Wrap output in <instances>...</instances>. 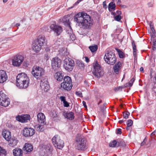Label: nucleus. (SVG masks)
Instances as JSON below:
<instances>
[{
  "instance_id": "nucleus-10",
  "label": "nucleus",
  "mask_w": 156,
  "mask_h": 156,
  "mask_svg": "<svg viewBox=\"0 0 156 156\" xmlns=\"http://www.w3.org/2000/svg\"><path fill=\"white\" fill-rule=\"evenodd\" d=\"M93 66L94 70H93V73L94 75L97 78L102 76L104 74V72L97 61L94 63Z\"/></svg>"
},
{
  "instance_id": "nucleus-24",
  "label": "nucleus",
  "mask_w": 156,
  "mask_h": 156,
  "mask_svg": "<svg viewBox=\"0 0 156 156\" xmlns=\"http://www.w3.org/2000/svg\"><path fill=\"white\" fill-rule=\"evenodd\" d=\"M121 66L122 63L120 62H119L117 63L113 68L114 72L116 74H118L121 69Z\"/></svg>"
},
{
  "instance_id": "nucleus-46",
  "label": "nucleus",
  "mask_w": 156,
  "mask_h": 156,
  "mask_svg": "<svg viewBox=\"0 0 156 156\" xmlns=\"http://www.w3.org/2000/svg\"><path fill=\"white\" fill-rule=\"evenodd\" d=\"M76 95L78 96L79 97H82V94L81 93V92L80 91H76Z\"/></svg>"
},
{
  "instance_id": "nucleus-3",
  "label": "nucleus",
  "mask_w": 156,
  "mask_h": 156,
  "mask_svg": "<svg viewBox=\"0 0 156 156\" xmlns=\"http://www.w3.org/2000/svg\"><path fill=\"white\" fill-rule=\"evenodd\" d=\"M69 20V16L67 15L64 16L63 18L60 19L61 22L64 25L70 29V30H68V36L69 37L70 39H75V36L73 33Z\"/></svg>"
},
{
  "instance_id": "nucleus-23",
  "label": "nucleus",
  "mask_w": 156,
  "mask_h": 156,
  "mask_svg": "<svg viewBox=\"0 0 156 156\" xmlns=\"http://www.w3.org/2000/svg\"><path fill=\"white\" fill-rule=\"evenodd\" d=\"M8 141L9 145L11 147H13L16 146L18 140L16 137L15 136H12V138H11Z\"/></svg>"
},
{
  "instance_id": "nucleus-21",
  "label": "nucleus",
  "mask_w": 156,
  "mask_h": 156,
  "mask_svg": "<svg viewBox=\"0 0 156 156\" xmlns=\"http://www.w3.org/2000/svg\"><path fill=\"white\" fill-rule=\"evenodd\" d=\"M3 136L7 141L9 140L11 138V134L10 132L6 130H3L2 131Z\"/></svg>"
},
{
  "instance_id": "nucleus-48",
  "label": "nucleus",
  "mask_w": 156,
  "mask_h": 156,
  "mask_svg": "<svg viewBox=\"0 0 156 156\" xmlns=\"http://www.w3.org/2000/svg\"><path fill=\"white\" fill-rule=\"evenodd\" d=\"M119 144L120 145H122L123 147H125L126 146V144L123 142L121 141Z\"/></svg>"
},
{
  "instance_id": "nucleus-31",
  "label": "nucleus",
  "mask_w": 156,
  "mask_h": 156,
  "mask_svg": "<svg viewBox=\"0 0 156 156\" xmlns=\"http://www.w3.org/2000/svg\"><path fill=\"white\" fill-rule=\"evenodd\" d=\"M44 125H42L41 124H39L38 123V125L35 126V128L37 131H42L44 130L43 126Z\"/></svg>"
},
{
  "instance_id": "nucleus-26",
  "label": "nucleus",
  "mask_w": 156,
  "mask_h": 156,
  "mask_svg": "<svg viewBox=\"0 0 156 156\" xmlns=\"http://www.w3.org/2000/svg\"><path fill=\"white\" fill-rule=\"evenodd\" d=\"M54 77L57 81H61L63 78V75L61 72H56L54 74Z\"/></svg>"
},
{
  "instance_id": "nucleus-20",
  "label": "nucleus",
  "mask_w": 156,
  "mask_h": 156,
  "mask_svg": "<svg viewBox=\"0 0 156 156\" xmlns=\"http://www.w3.org/2000/svg\"><path fill=\"white\" fill-rule=\"evenodd\" d=\"M8 79V76L5 71L0 70V83H3Z\"/></svg>"
},
{
  "instance_id": "nucleus-59",
  "label": "nucleus",
  "mask_w": 156,
  "mask_h": 156,
  "mask_svg": "<svg viewBox=\"0 0 156 156\" xmlns=\"http://www.w3.org/2000/svg\"><path fill=\"white\" fill-rule=\"evenodd\" d=\"M156 132V130H154L153 132L151 134V135L152 136L153 134H154V133Z\"/></svg>"
},
{
  "instance_id": "nucleus-17",
  "label": "nucleus",
  "mask_w": 156,
  "mask_h": 156,
  "mask_svg": "<svg viewBox=\"0 0 156 156\" xmlns=\"http://www.w3.org/2000/svg\"><path fill=\"white\" fill-rule=\"evenodd\" d=\"M48 83V82L46 79L41 80L40 86L42 89L45 92L48 91L50 87Z\"/></svg>"
},
{
  "instance_id": "nucleus-62",
  "label": "nucleus",
  "mask_w": 156,
  "mask_h": 156,
  "mask_svg": "<svg viewBox=\"0 0 156 156\" xmlns=\"http://www.w3.org/2000/svg\"><path fill=\"white\" fill-rule=\"evenodd\" d=\"M83 0H78L77 1V2L79 3L80 2H81V1H83Z\"/></svg>"
},
{
  "instance_id": "nucleus-13",
  "label": "nucleus",
  "mask_w": 156,
  "mask_h": 156,
  "mask_svg": "<svg viewBox=\"0 0 156 156\" xmlns=\"http://www.w3.org/2000/svg\"><path fill=\"white\" fill-rule=\"evenodd\" d=\"M61 60L58 58H53L51 60V67L54 71L58 70L60 66Z\"/></svg>"
},
{
  "instance_id": "nucleus-28",
  "label": "nucleus",
  "mask_w": 156,
  "mask_h": 156,
  "mask_svg": "<svg viewBox=\"0 0 156 156\" xmlns=\"http://www.w3.org/2000/svg\"><path fill=\"white\" fill-rule=\"evenodd\" d=\"M42 148L44 149L46 152H49L52 151V148L51 145L50 144H47V145H43Z\"/></svg>"
},
{
  "instance_id": "nucleus-27",
  "label": "nucleus",
  "mask_w": 156,
  "mask_h": 156,
  "mask_svg": "<svg viewBox=\"0 0 156 156\" xmlns=\"http://www.w3.org/2000/svg\"><path fill=\"white\" fill-rule=\"evenodd\" d=\"M64 115L66 118L70 120H73L74 118V113L71 112L65 113Z\"/></svg>"
},
{
  "instance_id": "nucleus-34",
  "label": "nucleus",
  "mask_w": 156,
  "mask_h": 156,
  "mask_svg": "<svg viewBox=\"0 0 156 156\" xmlns=\"http://www.w3.org/2000/svg\"><path fill=\"white\" fill-rule=\"evenodd\" d=\"M116 51L118 52L120 58H122L124 57L123 53L120 49L115 48Z\"/></svg>"
},
{
  "instance_id": "nucleus-36",
  "label": "nucleus",
  "mask_w": 156,
  "mask_h": 156,
  "mask_svg": "<svg viewBox=\"0 0 156 156\" xmlns=\"http://www.w3.org/2000/svg\"><path fill=\"white\" fill-rule=\"evenodd\" d=\"M123 117L125 119H128L129 117V115H130V113L128 112H126V113L125 112H123Z\"/></svg>"
},
{
  "instance_id": "nucleus-9",
  "label": "nucleus",
  "mask_w": 156,
  "mask_h": 156,
  "mask_svg": "<svg viewBox=\"0 0 156 156\" xmlns=\"http://www.w3.org/2000/svg\"><path fill=\"white\" fill-rule=\"evenodd\" d=\"M46 44L45 40H36L32 44L33 50L36 52H38L41 49L42 46Z\"/></svg>"
},
{
  "instance_id": "nucleus-41",
  "label": "nucleus",
  "mask_w": 156,
  "mask_h": 156,
  "mask_svg": "<svg viewBox=\"0 0 156 156\" xmlns=\"http://www.w3.org/2000/svg\"><path fill=\"white\" fill-rule=\"evenodd\" d=\"M122 88V86H119L115 87L114 88V90L115 92H117L119 91L120 89L121 90Z\"/></svg>"
},
{
  "instance_id": "nucleus-40",
  "label": "nucleus",
  "mask_w": 156,
  "mask_h": 156,
  "mask_svg": "<svg viewBox=\"0 0 156 156\" xmlns=\"http://www.w3.org/2000/svg\"><path fill=\"white\" fill-rule=\"evenodd\" d=\"M132 45L133 49V51L136 50V45L134 41H132Z\"/></svg>"
},
{
  "instance_id": "nucleus-64",
  "label": "nucleus",
  "mask_w": 156,
  "mask_h": 156,
  "mask_svg": "<svg viewBox=\"0 0 156 156\" xmlns=\"http://www.w3.org/2000/svg\"><path fill=\"white\" fill-rule=\"evenodd\" d=\"M8 1V0H3V2L4 3H5L7 2Z\"/></svg>"
},
{
  "instance_id": "nucleus-7",
  "label": "nucleus",
  "mask_w": 156,
  "mask_h": 156,
  "mask_svg": "<svg viewBox=\"0 0 156 156\" xmlns=\"http://www.w3.org/2000/svg\"><path fill=\"white\" fill-rule=\"evenodd\" d=\"M61 88L67 91L70 90L73 86L71 78L68 76L64 77L63 82L61 83Z\"/></svg>"
},
{
  "instance_id": "nucleus-37",
  "label": "nucleus",
  "mask_w": 156,
  "mask_h": 156,
  "mask_svg": "<svg viewBox=\"0 0 156 156\" xmlns=\"http://www.w3.org/2000/svg\"><path fill=\"white\" fill-rule=\"evenodd\" d=\"M114 18L115 20H116L118 21H119L122 18L119 15H117L115 17H114Z\"/></svg>"
},
{
  "instance_id": "nucleus-8",
  "label": "nucleus",
  "mask_w": 156,
  "mask_h": 156,
  "mask_svg": "<svg viewBox=\"0 0 156 156\" xmlns=\"http://www.w3.org/2000/svg\"><path fill=\"white\" fill-rule=\"evenodd\" d=\"M63 67L69 72L71 71L73 69L75 63L73 60L69 58H66L63 61Z\"/></svg>"
},
{
  "instance_id": "nucleus-61",
  "label": "nucleus",
  "mask_w": 156,
  "mask_h": 156,
  "mask_svg": "<svg viewBox=\"0 0 156 156\" xmlns=\"http://www.w3.org/2000/svg\"><path fill=\"white\" fill-rule=\"evenodd\" d=\"M129 126H126V129L127 130H129Z\"/></svg>"
},
{
  "instance_id": "nucleus-33",
  "label": "nucleus",
  "mask_w": 156,
  "mask_h": 156,
  "mask_svg": "<svg viewBox=\"0 0 156 156\" xmlns=\"http://www.w3.org/2000/svg\"><path fill=\"white\" fill-rule=\"evenodd\" d=\"M98 48V46L96 44L89 47V48L92 52L96 51L97 50Z\"/></svg>"
},
{
  "instance_id": "nucleus-39",
  "label": "nucleus",
  "mask_w": 156,
  "mask_h": 156,
  "mask_svg": "<svg viewBox=\"0 0 156 156\" xmlns=\"http://www.w3.org/2000/svg\"><path fill=\"white\" fill-rule=\"evenodd\" d=\"M127 125L128 126H130L132 125L133 123V121H132V120H131V119L128 120H127Z\"/></svg>"
},
{
  "instance_id": "nucleus-63",
  "label": "nucleus",
  "mask_w": 156,
  "mask_h": 156,
  "mask_svg": "<svg viewBox=\"0 0 156 156\" xmlns=\"http://www.w3.org/2000/svg\"><path fill=\"white\" fill-rule=\"evenodd\" d=\"M83 0H78L77 1V2L79 3L80 2H81V1H83Z\"/></svg>"
},
{
  "instance_id": "nucleus-16",
  "label": "nucleus",
  "mask_w": 156,
  "mask_h": 156,
  "mask_svg": "<svg viewBox=\"0 0 156 156\" xmlns=\"http://www.w3.org/2000/svg\"><path fill=\"white\" fill-rule=\"evenodd\" d=\"M50 27L51 30L56 33L57 35H60L62 31V28L61 26L56 25L55 24H51Z\"/></svg>"
},
{
  "instance_id": "nucleus-38",
  "label": "nucleus",
  "mask_w": 156,
  "mask_h": 156,
  "mask_svg": "<svg viewBox=\"0 0 156 156\" xmlns=\"http://www.w3.org/2000/svg\"><path fill=\"white\" fill-rule=\"evenodd\" d=\"M135 80V78L133 77L132 78L128 83V84L130 87H131L133 83V82Z\"/></svg>"
},
{
  "instance_id": "nucleus-14",
  "label": "nucleus",
  "mask_w": 156,
  "mask_h": 156,
  "mask_svg": "<svg viewBox=\"0 0 156 156\" xmlns=\"http://www.w3.org/2000/svg\"><path fill=\"white\" fill-rule=\"evenodd\" d=\"M24 60L22 55H18L15 56L12 60V65L14 66H19L20 65Z\"/></svg>"
},
{
  "instance_id": "nucleus-54",
  "label": "nucleus",
  "mask_w": 156,
  "mask_h": 156,
  "mask_svg": "<svg viewBox=\"0 0 156 156\" xmlns=\"http://www.w3.org/2000/svg\"><path fill=\"white\" fill-rule=\"evenodd\" d=\"M85 61L87 62H89V59L87 57H85Z\"/></svg>"
},
{
  "instance_id": "nucleus-11",
  "label": "nucleus",
  "mask_w": 156,
  "mask_h": 156,
  "mask_svg": "<svg viewBox=\"0 0 156 156\" xmlns=\"http://www.w3.org/2000/svg\"><path fill=\"white\" fill-rule=\"evenodd\" d=\"M52 141L55 147L59 149H61L64 146V142L59 137L55 135L52 139Z\"/></svg>"
},
{
  "instance_id": "nucleus-12",
  "label": "nucleus",
  "mask_w": 156,
  "mask_h": 156,
  "mask_svg": "<svg viewBox=\"0 0 156 156\" xmlns=\"http://www.w3.org/2000/svg\"><path fill=\"white\" fill-rule=\"evenodd\" d=\"M5 94L0 91V105L5 107L8 106L10 104L9 100L6 98Z\"/></svg>"
},
{
  "instance_id": "nucleus-43",
  "label": "nucleus",
  "mask_w": 156,
  "mask_h": 156,
  "mask_svg": "<svg viewBox=\"0 0 156 156\" xmlns=\"http://www.w3.org/2000/svg\"><path fill=\"white\" fill-rule=\"evenodd\" d=\"M63 103L64 104V107H68L69 106V103L66 101L63 102Z\"/></svg>"
},
{
  "instance_id": "nucleus-51",
  "label": "nucleus",
  "mask_w": 156,
  "mask_h": 156,
  "mask_svg": "<svg viewBox=\"0 0 156 156\" xmlns=\"http://www.w3.org/2000/svg\"><path fill=\"white\" fill-rule=\"evenodd\" d=\"M145 138L143 141L141 143V145L143 146L146 144V142L145 141Z\"/></svg>"
},
{
  "instance_id": "nucleus-19",
  "label": "nucleus",
  "mask_w": 156,
  "mask_h": 156,
  "mask_svg": "<svg viewBox=\"0 0 156 156\" xmlns=\"http://www.w3.org/2000/svg\"><path fill=\"white\" fill-rule=\"evenodd\" d=\"M45 117L44 114L42 113H39L37 115V120L39 124L45 125Z\"/></svg>"
},
{
  "instance_id": "nucleus-52",
  "label": "nucleus",
  "mask_w": 156,
  "mask_h": 156,
  "mask_svg": "<svg viewBox=\"0 0 156 156\" xmlns=\"http://www.w3.org/2000/svg\"><path fill=\"white\" fill-rule=\"evenodd\" d=\"M82 103H83V106H84V107L85 108H87V106L86 105V102L85 101H83Z\"/></svg>"
},
{
  "instance_id": "nucleus-45",
  "label": "nucleus",
  "mask_w": 156,
  "mask_h": 156,
  "mask_svg": "<svg viewBox=\"0 0 156 156\" xmlns=\"http://www.w3.org/2000/svg\"><path fill=\"white\" fill-rule=\"evenodd\" d=\"M122 133L121 129H118L116 130V133L117 134H120Z\"/></svg>"
},
{
  "instance_id": "nucleus-22",
  "label": "nucleus",
  "mask_w": 156,
  "mask_h": 156,
  "mask_svg": "<svg viewBox=\"0 0 156 156\" xmlns=\"http://www.w3.org/2000/svg\"><path fill=\"white\" fill-rule=\"evenodd\" d=\"M23 149L26 152V153H28L33 150V147L30 144L26 143L23 147Z\"/></svg>"
},
{
  "instance_id": "nucleus-56",
  "label": "nucleus",
  "mask_w": 156,
  "mask_h": 156,
  "mask_svg": "<svg viewBox=\"0 0 156 156\" xmlns=\"http://www.w3.org/2000/svg\"><path fill=\"white\" fill-rule=\"evenodd\" d=\"M124 122V121L123 120H119V123L120 124H121L123 122Z\"/></svg>"
},
{
  "instance_id": "nucleus-32",
  "label": "nucleus",
  "mask_w": 156,
  "mask_h": 156,
  "mask_svg": "<svg viewBox=\"0 0 156 156\" xmlns=\"http://www.w3.org/2000/svg\"><path fill=\"white\" fill-rule=\"evenodd\" d=\"M115 4L113 2H111L109 3L108 8L109 10L111 11L110 9L114 10L115 9Z\"/></svg>"
},
{
  "instance_id": "nucleus-30",
  "label": "nucleus",
  "mask_w": 156,
  "mask_h": 156,
  "mask_svg": "<svg viewBox=\"0 0 156 156\" xmlns=\"http://www.w3.org/2000/svg\"><path fill=\"white\" fill-rule=\"evenodd\" d=\"M150 26V27L151 29V30L152 33H151V38H154L155 37V34L156 33L155 31L154 28V26L152 24V23H151L149 24Z\"/></svg>"
},
{
  "instance_id": "nucleus-1",
  "label": "nucleus",
  "mask_w": 156,
  "mask_h": 156,
  "mask_svg": "<svg viewBox=\"0 0 156 156\" xmlns=\"http://www.w3.org/2000/svg\"><path fill=\"white\" fill-rule=\"evenodd\" d=\"M74 20L79 26L84 29H90L93 25V20L91 16L84 12H79L75 15Z\"/></svg>"
},
{
  "instance_id": "nucleus-18",
  "label": "nucleus",
  "mask_w": 156,
  "mask_h": 156,
  "mask_svg": "<svg viewBox=\"0 0 156 156\" xmlns=\"http://www.w3.org/2000/svg\"><path fill=\"white\" fill-rule=\"evenodd\" d=\"M30 115H23L21 116H18L16 117V119L22 123L27 122L30 119Z\"/></svg>"
},
{
  "instance_id": "nucleus-4",
  "label": "nucleus",
  "mask_w": 156,
  "mask_h": 156,
  "mask_svg": "<svg viewBox=\"0 0 156 156\" xmlns=\"http://www.w3.org/2000/svg\"><path fill=\"white\" fill-rule=\"evenodd\" d=\"M43 69L40 67L35 66L32 68L31 71L32 75L37 79L40 80L44 74Z\"/></svg>"
},
{
  "instance_id": "nucleus-42",
  "label": "nucleus",
  "mask_w": 156,
  "mask_h": 156,
  "mask_svg": "<svg viewBox=\"0 0 156 156\" xmlns=\"http://www.w3.org/2000/svg\"><path fill=\"white\" fill-rule=\"evenodd\" d=\"M60 99L61 101L62 102H63V103L65 101H66V98L64 96H61L60 97Z\"/></svg>"
},
{
  "instance_id": "nucleus-47",
  "label": "nucleus",
  "mask_w": 156,
  "mask_h": 156,
  "mask_svg": "<svg viewBox=\"0 0 156 156\" xmlns=\"http://www.w3.org/2000/svg\"><path fill=\"white\" fill-rule=\"evenodd\" d=\"M60 52L61 53H60V54L62 55H65V52L64 50H62V49L60 50Z\"/></svg>"
},
{
  "instance_id": "nucleus-25",
  "label": "nucleus",
  "mask_w": 156,
  "mask_h": 156,
  "mask_svg": "<svg viewBox=\"0 0 156 156\" xmlns=\"http://www.w3.org/2000/svg\"><path fill=\"white\" fill-rule=\"evenodd\" d=\"M13 154L15 156H22L23 151L21 149L16 148L13 150Z\"/></svg>"
},
{
  "instance_id": "nucleus-50",
  "label": "nucleus",
  "mask_w": 156,
  "mask_h": 156,
  "mask_svg": "<svg viewBox=\"0 0 156 156\" xmlns=\"http://www.w3.org/2000/svg\"><path fill=\"white\" fill-rule=\"evenodd\" d=\"M103 6L104 8H107V5L106 4V2L105 1H104L103 3Z\"/></svg>"
},
{
  "instance_id": "nucleus-6",
  "label": "nucleus",
  "mask_w": 156,
  "mask_h": 156,
  "mask_svg": "<svg viewBox=\"0 0 156 156\" xmlns=\"http://www.w3.org/2000/svg\"><path fill=\"white\" fill-rule=\"evenodd\" d=\"M75 148L78 150L85 151L87 148L84 139L82 137H79L76 138L75 145Z\"/></svg>"
},
{
  "instance_id": "nucleus-15",
  "label": "nucleus",
  "mask_w": 156,
  "mask_h": 156,
  "mask_svg": "<svg viewBox=\"0 0 156 156\" xmlns=\"http://www.w3.org/2000/svg\"><path fill=\"white\" fill-rule=\"evenodd\" d=\"M23 135L25 137L33 136L35 133V130L31 128L26 127L23 130Z\"/></svg>"
},
{
  "instance_id": "nucleus-35",
  "label": "nucleus",
  "mask_w": 156,
  "mask_h": 156,
  "mask_svg": "<svg viewBox=\"0 0 156 156\" xmlns=\"http://www.w3.org/2000/svg\"><path fill=\"white\" fill-rule=\"evenodd\" d=\"M2 154L5 156L6 154V152L5 149L0 147V155Z\"/></svg>"
},
{
  "instance_id": "nucleus-53",
  "label": "nucleus",
  "mask_w": 156,
  "mask_h": 156,
  "mask_svg": "<svg viewBox=\"0 0 156 156\" xmlns=\"http://www.w3.org/2000/svg\"><path fill=\"white\" fill-rule=\"evenodd\" d=\"M116 13L118 14V15H120L122 13L120 11L117 10L116 11Z\"/></svg>"
},
{
  "instance_id": "nucleus-57",
  "label": "nucleus",
  "mask_w": 156,
  "mask_h": 156,
  "mask_svg": "<svg viewBox=\"0 0 156 156\" xmlns=\"http://www.w3.org/2000/svg\"><path fill=\"white\" fill-rule=\"evenodd\" d=\"M136 50L133 51V55L135 56L136 55Z\"/></svg>"
},
{
  "instance_id": "nucleus-44",
  "label": "nucleus",
  "mask_w": 156,
  "mask_h": 156,
  "mask_svg": "<svg viewBox=\"0 0 156 156\" xmlns=\"http://www.w3.org/2000/svg\"><path fill=\"white\" fill-rule=\"evenodd\" d=\"M52 117L53 118H56L57 117V114L55 112H52Z\"/></svg>"
},
{
  "instance_id": "nucleus-49",
  "label": "nucleus",
  "mask_w": 156,
  "mask_h": 156,
  "mask_svg": "<svg viewBox=\"0 0 156 156\" xmlns=\"http://www.w3.org/2000/svg\"><path fill=\"white\" fill-rule=\"evenodd\" d=\"M154 46H156V40H153L152 41Z\"/></svg>"
},
{
  "instance_id": "nucleus-2",
  "label": "nucleus",
  "mask_w": 156,
  "mask_h": 156,
  "mask_svg": "<svg viewBox=\"0 0 156 156\" xmlns=\"http://www.w3.org/2000/svg\"><path fill=\"white\" fill-rule=\"evenodd\" d=\"M16 81L17 87L21 88H26L29 86L30 79L26 74L22 73L17 76Z\"/></svg>"
},
{
  "instance_id": "nucleus-55",
  "label": "nucleus",
  "mask_w": 156,
  "mask_h": 156,
  "mask_svg": "<svg viewBox=\"0 0 156 156\" xmlns=\"http://www.w3.org/2000/svg\"><path fill=\"white\" fill-rule=\"evenodd\" d=\"M45 38V37L44 36H41L39 38H37V39H44Z\"/></svg>"
},
{
  "instance_id": "nucleus-29",
  "label": "nucleus",
  "mask_w": 156,
  "mask_h": 156,
  "mask_svg": "<svg viewBox=\"0 0 156 156\" xmlns=\"http://www.w3.org/2000/svg\"><path fill=\"white\" fill-rule=\"evenodd\" d=\"M109 145L111 147H117L120 146V144L116 140H114L110 142Z\"/></svg>"
},
{
  "instance_id": "nucleus-60",
  "label": "nucleus",
  "mask_w": 156,
  "mask_h": 156,
  "mask_svg": "<svg viewBox=\"0 0 156 156\" xmlns=\"http://www.w3.org/2000/svg\"><path fill=\"white\" fill-rule=\"evenodd\" d=\"M155 46H154V45L153 46L152 48H153V50L154 51L156 50Z\"/></svg>"
},
{
  "instance_id": "nucleus-58",
  "label": "nucleus",
  "mask_w": 156,
  "mask_h": 156,
  "mask_svg": "<svg viewBox=\"0 0 156 156\" xmlns=\"http://www.w3.org/2000/svg\"><path fill=\"white\" fill-rule=\"evenodd\" d=\"M140 71H141V72H143V71H144V68L143 67H141L140 68Z\"/></svg>"
},
{
  "instance_id": "nucleus-5",
  "label": "nucleus",
  "mask_w": 156,
  "mask_h": 156,
  "mask_svg": "<svg viewBox=\"0 0 156 156\" xmlns=\"http://www.w3.org/2000/svg\"><path fill=\"white\" fill-rule=\"evenodd\" d=\"M104 59L105 62L108 64L113 65L116 62V58L112 52L109 51L105 54L104 56Z\"/></svg>"
}]
</instances>
